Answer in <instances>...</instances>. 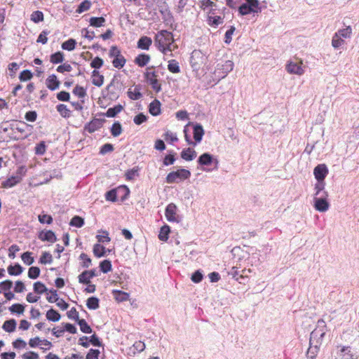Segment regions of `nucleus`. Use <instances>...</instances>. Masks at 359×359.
<instances>
[{
	"label": "nucleus",
	"mask_w": 359,
	"mask_h": 359,
	"mask_svg": "<svg viewBox=\"0 0 359 359\" xmlns=\"http://www.w3.org/2000/svg\"><path fill=\"white\" fill-rule=\"evenodd\" d=\"M173 42V36L170 32L161 30L156 34L155 43L164 55H168V52L170 51V43Z\"/></svg>",
	"instance_id": "nucleus-1"
},
{
	"label": "nucleus",
	"mask_w": 359,
	"mask_h": 359,
	"mask_svg": "<svg viewBox=\"0 0 359 359\" xmlns=\"http://www.w3.org/2000/svg\"><path fill=\"white\" fill-rule=\"evenodd\" d=\"M327 332V325L323 319L317 322L316 327L311 332L310 335L309 344L321 346Z\"/></svg>",
	"instance_id": "nucleus-2"
},
{
	"label": "nucleus",
	"mask_w": 359,
	"mask_h": 359,
	"mask_svg": "<svg viewBox=\"0 0 359 359\" xmlns=\"http://www.w3.org/2000/svg\"><path fill=\"white\" fill-rule=\"evenodd\" d=\"M144 76L154 91L158 93L161 90V86L157 79L158 74L154 66L147 67Z\"/></svg>",
	"instance_id": "nucleus-3"
},
{
	"label": "nucleus",
	"mask_w": 359,
	"mask_h": 359,
	"mask_svg": "<svg viewBox=\"0 0 359 359\" xmlns=\"http://www.w3.org/2000/svg\"><path fill=\"white\" fill-rule=\"evenodd\" d=\"M190 176L191 172L189 170L182 168L168 173L165 179L167 183L172 184L187 180Z\"/></svg>",
	"instance_id": "nucleus-4"
},
{
	"label": "nucleus",
	"mask_w": 359,
	"mask_h": 359,
	"mask_svg": "<svg viewBox=\"0 0 359 359\" xmlns=\"http://www.w3.org/2000/svg\"><path fill=\"white\" fill-rule=\"evenodd\" d=\"M109 56L113 58L112 65L115 68L121 69L124 67L126 60L121 54L119 48L116 46H112L110 48Z\"/></svg>",
	"instance_id": "nucleus-5"
},
{
	"label": "nucleus",
	"mask_w": 359,
	"mask_h": 359,
	"mask_svg": "<svg viewBox=\"0 0 359 359\" xmlns=\"http://www.w3.org/2000/svg\"><path fill=\"white\" fill-rule=\"evenodd\" d=\"M328 194L326 191H323L320 196H315L313 198L314 208L316 210L324 212L330 208V203L327 201Z\"/></svg>",
	"instance_id": "nucleus-6"
},
{
	"label": "nucleus",
	"mask_w": 359,
	"mask_h": 359,
	"mask_svg": "<svg viewBox=\"0 0 359 359\" xmlns=\"http://www.w3.org/2000/svg\"><path fill=\"white\" fill-rule=\"evenodd\" d=\"M233 67L234 64L231 60H226L224 64H218L214 72L215 76H217L219 80L224 79L233 70Z\"/></svg>",
	"instance_id": "nucleus-7"
},
{
	"label": "nucleus",
	"mask_w": 359,
	"mask_h": 359,
	"mask_svg": "<svg viewBox=\"0 0 359 359\" xmlns=\"http://www.w3.org/2000/svg\"><path fill=\"white\" fill-rule=\"evenodd\" d=\"M207 57L200 50H194L191 55L190 63L192 67L198 68L200 65L205 63Z\"/></svg>",
	"instance_id": "nucleus-8"
},
{
	"label": "nucleus",
	"mask_w": 359,
	"mask_h": 359,
	"mask_svg": "<svg viewBox=\"0 0 359 359\" xmlns=\"http://www.w3.org/2000/svg\"><path fill=\"white\" fill-rule=\"evenodd\" d=\"M165 215L170 222H178L176 205L172 203L168 204L165 208Z\"/></svg>",
	"instance_id": "nucleus-9"
},
{
	"label": "nucleus",
	"mask_w": 359,
	"mask_h": 359,
	"mask_svg": "<svg viewBox=\"0 0 359 359\" xmlns=\"http://www.w3.org/2000/svg\"><path fill=\"white\" fill-rule=\"evenodd\" d=\"M328 174V168L325 164H319L313 170V175L317 181L325 180Z\"/></svg>",
	"instance_id": "nucleus-10"
},
{
	"label": "nucleus",
	"mask_w": 359,
	"mask_h": 359,
	"mask_svg": "<svg viewBox=\"0 0 359 359\" xmlns=\"http://www.w3.org/2000/svg\"><path fill=\"white\" fill-rule=\"evenodd\" d=\"M105 119L104 118H94L90 122L85 126V130L90 133H93L102 127Z\"/></svg>",
	"instance_id": "nucleus-11"
},
{
	"label": "nucleus",
	"mask_w": 359,
	"mask_h": 359,
	"mask_svg": "<svg viewBox=\"0 0 359 359\" xmlns=\"http://www.w3.org/2000/svg\"><path fill=\"white\" fill-rule=\"evenodd\" d=\"M287 71L290 74L297 75H302L304 73V69L302 67V62H290L286 67Z\"/></svg>",
	"instance_id": "nucleus-12"
},
{
	"label": "nucleus",
	"mask_w": 359,
	"mask_h": 359,
	"mask_svg": "<svg viewBox=\"0 0 359 359\" xmlns=\"http://www.w3.org/2000/svg\"><path fill=\"white\" fill-rule=\"evenodd\" d=\"M97 276L95 269L85 271L79 276V282L85 284L90 283V278Z\"/></svg>",
	"instance_id": "nucleus-13"
},
{
	"label": "nucleus",
	"mask_w": 359,
	"mask_h": 359,
	"mask_svg": "<svg viewBox=\"0 0 359 359\" xmlns=\"http://www.w3.org/2000/svg\"><path fill=\"white\" fill-rule=\"evenodd\" d=\"M119 85L118 81L112 79L111 83L107 86V90L108 91V95L110 99H115L118 97L117 88Z\"/></svg>",
	"instance_id": "nucleus-14"
},
{
	"label": "nucleus",
	"mask_w": 359,
	"mask_h": 359,
	"mask_svg": "<svg viewBox=\"0 0 359 359\" xmlns=\"http://www.w3.org/2000/svg\"><path fill=\"white\" fill-rule=\"evenodd\" d=\"M152 43V40L150 37L144 36L140 38L137 41V48L142 50H149Z\"/></svg>",
	"instance_id": "nucleus-15"
},
{
	"label": "nucleus",
	"mask_w": 359,
	"mask_h": 359,
	"mask_svg": "<svg viewBox=\"0 0 359 359\" xmlns=\"http://www.w3.org/2000/svg\"><path fill=\"white\" fill-rule=\"evenodd\" d=\"M39 238L43 241H46L51 243H53L56 241L55 233L50 230L41 231L39 234Z\"/></svg>",
	"instance_id": "nucleus-16"
},
{
	"label": "nucleus",
	"mask_w": 359,
	"mask_h": 359,
	"mask_svg": "<svg viewBox=\"0 0 359 359\" xmlns=\"http://www.w3.org/2000/svg\"><path fill=\"white\" fill-rule=\"evenodd\" d=\"M22 180V177L20 176H12L8 178L6 180L2 182V187L4 188H11L16 185Z\"/></svg>",
	"instance_id": "nucleus-17"
},
{
	"label": "nucleus",
	"mask_w": 359,
	"mask_h": 359,
	"mask_svg": "<svg viewBox=\"0 0 359 359\" xmlns=\"http://www.w3.org/2000/svg\"><path fill=\"white\" fill-rule=\"evenodd\" d=\"M261 12V9H253L250 6L242 4L241 6H238V13L241 15H246L250 13H258Z\"/></svg>",
	"instance_id": "nucleus-18"
},
{
	"label": "nucleus",
	"mask_w": 359,
	"mask_h": 359,
	"mask_svg": "<svg viewBox=\"0 0 359 359\" xmlns=\"http://www.w3.org/2000/svg\"><path fill=\"white\" fill-rule=\"evenodd\" d=\"M46 84L50 90H54L58 88L60 82L57 79L56 76L55 74H52L46 79Z\"/></svg>",
	"instance_id": "nucleus-19"
},
{
	"label": "nucleus",
	"mask_w": 359,
	"mask_h": 359,
	"mask_svg": "<svg viewBox=\"0 0 359 359\" xmlns=\"http://www.w3.org/2000/svg\"><path fill=\"white\" fill-rule=\"evenodd\" d=\"M150 59L151 57L149 55L141 53L135 57L134 62L139 67H142L146 66L149 63Z\"/></svg>",
	"instance_id": "nucleus-20"
},
{
	"label": "nucleus",
	"mask_w": 359,
	"mask_h": 359,
	"mask_svg": "<svg viewBox=\"0 0 359 359\" xmlns=\"http://www.w3.org/2000/svg\"><path fill=\"white\" fill-rule=\"evenodd\" d=\"M212 162L213 156L208 153L203 154L198 159V163L201 165H210Z\"/></svg>",
	"instance_id": "nucleus-21"
},
{
	"label": "nucleus",
	"mask_w": 359,
	"mask_h": 359,
	"mask_svg": "<svg viewBox=\"0 0 359 359\" xmlns=\"http://www.w3.org/2000/svg\"><path fill=\"white\" fill-rule=\"evenodd\" d=\"M204 135V130L201 124H196L194 126V138L196 142H200Z\"/></svg>",
	"instance_id": "nucleus-22"
},
{
	"label": "nucleus",
	"mask_w": 359,
	"mask_h": 359,
	"mask_svg": "<svg viewBox=\"0 0 359 359\" xmlns=\"http://www.w3.org/2000/svg\"><path fill=\"white\" fill-rule=\"evenodd\" d=\"M149 113L153 116H158L161 114V103L158 100H154L149 107Z\"/></svg>",
	"instance_id": "nucleus-23"
},
{
	"label": "nucleus",
	"mask_w": 359,
	"mask_h": 359,
	"mask_svg": "<svg viewBox=\"0 0 359 359\" xmlns=\"http://www.w3.org/2000/svg\"><path fill=\"white\" fill-rule=\"evenodd\" d=\"M92 83L96 86H101L104 82V76L97 70L94 69L92 72Z\"/></svg>",
	"instance_id": "nucleus-24"
},
{
	"label": "nucleus",
	"mask_w": 359,
	"mask_h": 359,
	"mask_svg": "<svg viewBox=\"0 0 359 359\" xmlns=\"http://www.w3.org/2000/svg\"><path fill=\"white\" fill-rule=\"evenodd\" d=\"M108 252H110L109 250H107ZM93 254L97 257H102L106 255L107 250L106 248L100 243H96L93 245Z\"/></svg>",
	"instance_id": "nucleus-25"
},
{
	"label": "nucleus",
	"mask_w": 359,
	"mask_h": 359,
	"mask_svg": "<svg viewBox=\"0 0 359 359\" xmlns=\"http://www.w3.org/2000/svg\"><path fill=\"white\" fill-rule=\"evenodd\" d=\"M113 294L114 299L118 302H125L129 299L130 295L126 292L114 290H113Z\"/></svg>",
	"instance_id": "nucleus-26"
},
{
	"label": "nucleus",
	"mask_w": 359,
	"mask_h": 359,
	"mask_svg": "<svg viewBox=\"0 0 359 359\" xmlns=\"http://www.w3.org/2000/svg\"><path fill=\"white\" fill-rule=\"evenodd\" d=\"M196 156V152L191 148L184 149L181 152V157L185 161H192Z\"/></svg>",
	"instance_id": "nucleus-27"
},
{
	"label": "nucleus",
	"mask_w": 359,
	"mask_h": 359,
	"mask_svg": "<svg viewBox=\"0 0 359 359\" xmlns=\"http://www.w3.org/2000/svg\"><path fill=\"white\" fill-rule=\"evenodd\" d=\"M309 348L307 351L306 356L308 359H315L319 350L320 346H317V344H309Z\"/></svg>",
	"instance_id": "nucleus-28"
},
{
	"label": "nucleus",
	"mask_w": 359,
	"mask_h": 359,
	"mask_svg": "<svg viewBox=\"0 0 359 359\" xmlns=\"http://www.w3.org/2000/svg\"><path fill=\"white\" fill-rule=\"evenodd\" d=\"M335 34L341 38L349 39L352 35V28L351 26H347L344 29H339Z\"/></svg>",
	"instance_id": "nucleus-29"
},
{
	"label": "nucleus",
	"mask_w": 359,
	"mask_h": 359,
	"mask_svg": "<svg viewBox=\"0 0 359 359\" xmlns=\"http://www.w3.org/2000/svg\"><path fill=\"white\" fill-rule=\"evenodd\" d=\"M2 328L8 332H13L16 328V321L15 319H10L6 320L2 326Z\"/></svg>",
	"instance_id": "nucleus-30"
},
{
	"label": "nucleus",
	"mask_w": 359,
	"mask_h": 359,
	"mask_svg": "<svg viewBox=\"0 0 359 359\" xmlns=\"http://www.w3.org/2000/svg\"><path fill=\"white\" fill-rule=\"evenodd\" d=\"M100 300L96 297H89L86 301V306L88 309L95 310L99 308Z\"/></svg>",
	"instance_id": "nucleus-31"
},
{
	"label": "nucleus",
	"mask_w": 359,
	"mask_h": 359,
	"mask_svg": "<svg viewBox=\"0 0 359 359\" xmlns=\"http://www.w3.org/2000/svg\"><path fill=\"white\" fill-rule=\"evenodd\" d=\"M7 270L11 276H19L22 273L23 268L19 264H16L15 266L10 265Z\"/></svg>",
	"instance_id": "nucleus-32"
},
{
	"label": "nucleus",
	"mask_w": 359,
	"mask_h": 359,
	"mask_svg": "<svg viewBox=\"0 0 359 359\" xmlns=\"http://www.w3.org/2000/svg\"><path fill=\"white\" fill-rule=\"evenodd\" d=\"M345 43V41L343 38L339 37L334 34L332 39V46L334 48L337 49L342 47Z\"/></svg>",
	"instance_id": "nucleus-33"
},
{
	"label": "nucleus",
	"mask_w": 359,
	"mask_h": 359,
	"mask_svg": "<svg viewBox=\"0 0 359 359\" xmlns=\"http://www.w3.org/2000/svg\"><path fill=\"white\" fill-rule=\"evenodd\" d=\"M69 225L76 228H81L84 225V219L80 216H74L69 222Z\"/></svg>",
	"instance_id": "nucleus-34"
},
{
	"label": "nucleus",
	"mask_w": 359,
	"mask_h": 359,
	"mask_svg": "<svg viewBox=\"0 0 359 359\" xmlns=\"http://www.w3.org/2000/svg\"><path fill=\"white\" fill-rule=\"evenodd\" d=\"M341 356L343 359H356V357H354V355L352 353L351 351V348L349 346H344L341 349Z\"/></svg>",
	"instance_id": "nucleus-35"
},
{
	"label": "nucleus",
	"mask_w": 359,
	"mask_h": 359,
	"mask_svg": "<svg viewBox=\"0 0 359 359\" xmlns=\"http://www.w3.org/2000/svg\"><path fill=\"white\" fill-rule=\"evenodd\" d=\"M90 25L95 27H100L104 26V23L105 22V19L103 17H92L90 19Z\"/></svg>",
	"instance_id": "nucleus-36"
},
{
	"label": "nucleus",
	"mask_w": 359,
	"mask_h": 359,
	"mask_svg": "<svg viewBox=\"0 0 359 359\" xmlns=\"http://www.w3.org/2000/svg\"><path fill=\"white\" fill-rule=\"evenodd\" d=\"M170 231V227L168 225H164L161 228L160 233L158 234L159 240L162 241H166L168 239V234Z\"/></svg>",
	"instance_id": "nucleus-37"
},
{
	"label": "nucleus",
	"mask_w": 359,
	"mask_h": 359,
	"mask_svg": "<svg viewBox=\"0 0 359 359\" xmlns=\"http://www.w3.org/2000/svg\"><path fill=\"white\" fill-rule=\"evenodd\" d=\"M46 318L48 320H50L53 322H57L60 320V315L59 314V313L57 311L51 309L47 311Z\"/></svg>",
	"instance_id": "nucleus-38"
},
{
	"label": "nucleus",
	"mask_w": 359,
	"mask_h": 359,
	"mask_svg": "<svg viewBox=\"0 0 359 359\" xmlns=\"http://www.w3.org/2000/svg\"><path fill=\"white\" fill-rule=\"evenodd\" d=\"M123 109V107L121 104L116 105L114 107L109 108L106 112L107 117H114Z\"/></svg>",
	"instance_id": "nucleus-39"
},
{
	"label": "nucleus",
	"mask_w": 359,
	"mask_h": 359,
	"mask_svg": "<svg viewBox=\"0 0 359 359\" xmlns=\"http://www.w3.org/2000/svg\"><path fill=\"white\" fill-rule=\"evenodd\" d=\"M76 323L79 325L80 330L82 332L86 334L92 332L91 327L88 325L84 319H80Z\"/></svg>",
	"instance_id": "nucleus-40"
},
{
	"label": "nucleus",
	"mask_w": 359,
	"mask_h": 359,
	"mask_svg": "<svg viewBox=\"0 0 359 359\" xmlns=\"http://www.w3.org/2000/svg\"><path fill=\"white\" fill-rule=\"evenodd\" d=\"M168 69L172 73H179L180 72L179 63L175 60H170Z\"/></svg>",
	"instance_id": "nucleus-41"
},
{
	"label": "nucleus",
	"mask_w": 359,
	"mask_h": 359,
	"mask_svg": "<svg viewBox=\"0 0 359 359\" xmlns=\"http://www.w3.org/2000/svg\"><path fill=\"white\" fill-rule=\"evenodd\" d=\"M111 133L114 137H118L122 133V126L119 122H115L111 128Z\"/></svg>",
	"instance_id": "nucleus-42"
},
{
	"label": "nucleus",
	"mask_w": 359,
	"mask_h": 359,
	"mask_svg": "<svg viewBox=\"0 0 359 359\" xmlns=\"http://www.w3.org/2000/svg\"><path fill=\"white\" fill-rule=\"evenodd\" d=\"M34 291L41 294L47 291V287L43 283L38 281L34 283Z\"/></svg>",
	"instance_id": "nucleus-43"
},
{
	"label": "nucleus",
	"mask_w": 359,
	"mask_h": 359,
	"mask_svg": "<svg viewBox=\"0 0 359 359\" xmlns=\"http://www.w3.org/2000/svg\"><path fill=\"white\" fill-rule=\"evenodd\" d=\"M100 271L107 273L111 271V263L109 260L105 259L100 263Z\"/></svg>",
	"instance_id": "nucleus-44"
},
{
	"label": "nucleus",
	"mask_w": 359,
	"mask_h": 359,
	"mask_svg": "<svg viewBox=\"0 0 359 359\" xmlns=\"http://www.w3.org/2000/svg\"><path fill=\"white\" fill-rule=\"evenodd\" d=\"M64 59V54L60 51L50 55V62L53 64L62 62Z\"/></svg>",
	"instance_id": "nucleus-45"
},
{
	"label": "nucleus",
	"mask_w": 359,
	"mask_h": 359,
	"mask_svg": "<svg viewBox=\"0 0 359 359\" xmlns=\"http://www.w3.org/2000/svg\"><path fill=\"white\" fill-rule=\"evenodd\" d=\"M325 180L317 181V183L315 185V196H320L323 191H325Z\"/></svg>",
	"instance_id": "nucleus-46"
},
{
	"label": "nucleus",
	"mask_w": 359,
	"mask_h": 359,
	"mask_svg": "<svg viewBox=\"0 0 359 359\" xmlns=\"http://www.w3.org/2000/svg\"><path fill=\"white\" fill-rule=\"evenodd\" d=\"M40 275V269L37 266H32L28 271V277L31 279H36Z\"/></svg>",
	"instance_id": "nucleus-47"
},
{
	"label": "nucleus",
	"mask_w": 359,
	"mask_h": 359,
	"mask_svg": "<svg viewBox=\"0 0 359 359\" xmlns=\"http://www.w3.org/2000/svg\"><path fill=\"white\" fill-rule=\"evenodd\" d=\"M9 311L11 313H16L18 314H22L25 311V306L20 304H14L9 307Z\"/></svg>",
	"instance_id": "nucleus-48"
},
{
	"label": "nucleus",
	"mask_w": 359,
	"mask_h": 359,
	"mask_svg": "<svg viewBox=\"0 0 359 359\" xmlns=\"http://www.w3.org/2000/svg\"><path fill=\"white\" fill-rule=\"evenodd\" d=\"M208 21H209V25H210L211 26L217 27L219 25L222 24L224 22V20L220 16H214V17L210 16L208 18Z\"/></svg>",
	"instance_id": "nucleus-49"
},
{
	"label": "nucleus",
	"mask_w": 359,
	"mask_h": 359,
	"mask_svg": "<svg viewBox=\"0 0 359 359\" xmlns=\"http://www.w3.org/2000/svg\"><path fill=\"white\" fill-rule=\"evenodd\" d=\"M90 1L86 0L81 3L76 9V13H81L86 11H88L90 7Z\"/></svg>",
	"instance_id": "nucleus-50"
},
{
	"label": "nucleus",
	"mask_w": 359,
	"mask_h": 359,
	"mask_svg": "<svg viewBox=\"0 0 359 359\" xmlns=\"http://www.w3.org/2000/svg\"><path fill=\"white\" fill-rule=\"evenodd\" d=\"M73 94L79 98H83L86 95V90L81 86H76L73 91Z\"/></svg>",
	"instance_id": "nucleus-51"
},
{
	"label": "nucleus",
	"mask_w": 359,
	"mask_h": 359,
	"mask_svg": "<svg viewBox=\"0 0 359 359\" xmlns=\"http://www.w3.org/2000/svg\"><path fill=\"white\" fill-rule=\"evenodd\" d=\"M96 238L99 243H109L110 241V238L109 237V233L106 231H102V234L97 235Z\"/></svg>",
	"instance_id": "nucleus-52"
},
{
	"label": "nucleus",
	"mask_w": 359,
	"mask_h": 359,
	"mask_svg": "<svg viewBox=\"0 0 359 359\" xmlns=\"http://www.w3.org/2000/svg\"><path fill=\"white\" fill-rule=\"evenodd\" d=\"M105 198L107 201L115 202L117 200V190L111 189L107 191L105 194Z\"/></svg>",
	"instance_id": "nucleus-53"
},
{
	"label": "nucleus",
	"mask_w": 359,
	"mask_h": 359,
	"mask_svg": "<svg viewBox=\"0 0 359 359\" xmlns=\"http://www.w3.org/2000/svg\"><path fill=\"white\" fill-rule=\"evenodd\" d=\"M104 61L100 57H95L90 62V67L95 70L100 69L103 65Z\"/></svg>",
	"instance_id": "nucleus-54"
},
{
	"label": "nucleus",
	"mask_w": 359,
	"mask_h": 359,
	"mask_svg": "<svg viewBox=\"0 0 359 359\" xmlns=\"http://www.w3.org/2000/svg\"><path fill=\"white\" fill-rule=\"evenodd\" d=\"M31 254L32 253L29 252H24L21 256L22 260L27 265H31L32 264H33L34 261V258L31 257Z\"/></svg>",
	"instance_id": "nucleus-55"
},
{
	"label": "nucleus",
	"mask_w": 359,
	"mask_h": 359,
	"mask_svg": "<svg viewBox=\"0 0 359 359\" xmlns=\"http://www.w3.org/2000/svg\"><path fill=\"white\" fill-rule=\"evenodd\" d=\"M31 20L34 22H39L43 20V14L41 11H36L32 13Z\"/></svg>",
	"instance_id": "nucleus-56"
},
{
	"label": "nucleus",
	"mask_w": 359,
	"mask_h": 359,
	"mask_svg": "<svg viewBox=\"0 0 359 359\" xmlns=\"http://www.w3.org/2000/svg\"><path fill=\"white\" fill-rule=\"evenodd\" d=\"M128 97L133 100H137L142 97V95L140 92V90L137 88H135L134 89V91L129 90L128 92Z\"/></svg>",
	"instance_id": "nucleus-57"
},
{
	"label": "nucleus",
	"mask_w": 359,
	"mask_h": 359,
	"mask_svg": "<svg viewBox=\"0 0 359 359\" xmlns=\"http://www.w3.org/2000/svg\"><path fill=\"white\" fill-rule=\"evenodd\" d=\"M32 72L29 71V70H24L22 71L20 76H19V79L21 81H28V80H30L32 78Z\"/></svg>",
	"instance_id": "nucleus-58"
},
{
	"label": "nucleus",
	"mask_w": 359,
	"mask_h": 359,
	"mask_svg": "<svg viewBox=\"0 0 359 359\" xmlns=\"http://www.w3.org/2000/svg\"><path fill=\"white\" fill-rule=\"evenodd\" d=\"M236 28L233 26H231L230 29H228L225 33V40L224 42L227 44L230 43L232 41V35L235 32Z\"/></svg>",
	"instance_id": "nucleus-59"
},
{
	"label": "nucleus",
	"mask_w": 359,
	"mask_h": 359,
	"mask_svg": "<svg viewBox=\"0 0 359 359\" xmlns=\"http://www.w3.org/2000/svg\"><path fill=\"white\" fill-rule=\"evenodd\" d=\"M147 120V116L140 113L134 117L133 121L137 125H140Z\"/></svg>",
	"instance_id": "nucleus-60"
},
{
	"label": "nucleus",
	"mask_w": 359,
	"mask_h": 359,
	"mask_svg": "<svg viewBox=\"0 0 359 359\" xmlns=\"http://www.w3.org/2000/svg\"><path fill=\"white\" fill-rule=\"evenodd\" d=\"M46 144L44 142H41L35 147V154L37 155H43L46 152Z\"/></svg>",
	"instance_id": "nucleus-61"
},
{
	"label": "nucleus",
	"mask_w": 359,
	"mask_h": 359,
	"mask_svg": "<svg viewBox=\"0 0 359 359\" xmlns=\"http://www.w3.org/2000/svg\"><path fill=\"white\" fill-rule=\"evenodd\" d=\"M100 352L97 349H90L86 355V359H98Z\"/></svg>",
	"instance_id": "nucleus-62"
},
{
	"label": "nucleus",
	"mask_w": 359,
	"mask_h": 359,
	"mask_svg": "<svg viewBox=\"0 0 359 359\" xmlns=\"http://www.w3.org/2000/svg\"><path fill=\"white\" fill-rule=\"evenodd\" d=\"M41 264H50L52 262V255L48 252H43L40 258Z\"/></svg>",
	"instance_id": "nucleus-63"
},
{
	"label": "nucleus",
	"mask_w": 359,
	"mask_h": 359,
	"mask_svg": "<svg viewBox=\"0 0 359 359\" xmlns=\"http://www.w3.org/2000/svg\"><path fill=\"white\" fill-rule=\"evenodd\" d=\"M80 258L82 260V265L83 267L88 268L91 264L90 258L85 253H81Z\"/></svg>",
	"instance_id": "nucleus-64"
}]
</instances>
